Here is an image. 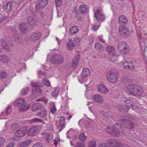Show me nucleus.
Masks as SVG:
<instances>
[{
  "label": "nucleus",
  "instance_id": "7",
  "mask_svg": "<svg viewBox=\"0 0 147 147\" xmlns=\"http://www.w3.org/2000/svg\"><path fill=\"white\" fill-rule=\"evenodd\" d=\"M117 48L118 50L123 54L128 53L129 51L128 45L124 42L119 43L118 45Z\"/></svg>",
  "mask_w": 147,
  "mask_h": 147
},
{
  "label": "nucleus",
  "instance_id": "55",
  "mask_svg": "<svg viewBox=\"0 0 147 147\" xmlns=\"http://www.w3.org/2000/svg\"><path fill=\"white\" fill-rule=\"evenodd\" d=\"M99 147H111L108 146V143H100L99 144Z\"/></svg>",
  "mask_w": 147,
  "mask_h": 147
},
{
  "label": "nucleus",
  "instance_id": "57",
  "mask_svg": "<svg viewBox=\"0 0 147 147\" xmlns=\"http://www.w3.org/2000/svg\"><path fill=\"white\" fill-rule=\"evenodd\" d=\"M128 68L133 69L134 68V66L131 62L129 63Z\"/></svg>",
  "mask_w": 147,
  "mask_h": 147
},
{
  "label": "nucleus",
  "instance_id": "20",
  "mask_svg": "<svg viewBox=\"0 0 147 147\" xmlns=\"http://www.w3.org/2000/svg\"><path fill=\"white\" fill-rule=\"evenodd\" d=\"M127 18L125 15H122L119 18L118 22L119 23L126 24L127 22Z\"/></svg>",
  "mask_w": 147,
  "mask_h": 147
},
{
  "label": "nucleus",
  "instance_id": "33",
  "mask_svg": "<svg viewBox=\"0 0 147 147\" xmlns=\"http://www.w3.org/2000/svg\"><path fill=\"white\" fill-rule=\"evenodd\" d=\"M49 106L50 108L51 112L52 113H54L56 111V109L55 107L54 103L53 102H51L49 104Z\"/></svg>",
  "mask_w": 147,
  "mask_h": 147
},
{
  "label": "nucleus",
  "instance_id": "27",
  "mask_svg": "<svg viewBox=\"0 0 147 147\" xmlns=\"http://www.w3.org/2000/svg\"><path fill=\"white\" fill-rule=\"evenodd\" d=\"M31 123H44V121L40 118H36L34 119H32L29 121Z\"/></svg>",
  "mask_w": 147,
  "mask_h": 147
},
{
  "label": "nucleus",
  "instance_id": "44",
  "mask_svg": "<svg viewBox=\"0 0 147 147\" xmlns=\"http://www.w3.org/2000/svg\"><path fill=\"white\" fill-rule=\"evenodd\" d=\"M43 135H45L46 136V138L47 139H50L52 138H53V135L52 134H47L46 132H44L42 133Z\"/></svg>",
  "mask_w": 147,
  "mask_h": 147
},
{
  "label": "nucleus",
  "instance_id": "39",
  "mask_svg": "<svg viewBox=\"0 0 147 147\" xmlns=\"http://www.w3.org/2000/svg\"><path fill=\"white\" fill-rule=\"evenodd\" d=\"M59 90L60 89L59 88H55L54 90L52 92V96H57L59 92Z\"/></svg>",
  "mask_w": 147,
  "mask_h": 147
},
{
  "label": "nucleus",
  "instance_id": "17",
  "mask_svg": "<svg viewBox=\"0 0 147 147\" xmlns=\"http://www.w3.org/2000/svg\"><path fill=\"white\" fill-rule=\"evenodd\" d=\"M41 36L40 33L39 32L34 33L31 36L30 39L32 40H38Z\"/></svg>",
  "mask_w": 147,
  "mask_h": 147
},
{
  "label": "nucleus",
  "instance_id": "3",
  "mask_svg": "<svg viewBox=\"0 0 147 147\" xmlns=\"http://www.w3.org/2000/svg\"><path fill=\"white\" fill-rule=\"evenodd\" d=\"M14 105L15 106L19 107L20 111L22 112L27 110L30 107L29 105L23 98L17 99L15 101Z\"/></svg>",
  "mask_w": 147,
  "mask_h": 147
},
{
  "label": "nucleus",
  "instance_id": "53",
  "mask_svg": "<svg viewBox=\"0 0 147 147\" xmlns=\"http://www.w3.org/2000/svg\"><path fill=\"white\" fill-rule=\"evenodd\" d=\"M100 25H96V24L93 25L92 29L93 31H96L99 28Z\"/></svg>",
  "mask_w": 147,
  "mask_h": 147
},
{
  "label": "nucleus",
  "instance_id": "12",
  "mask_svg": "<svg viewBox=\"0 0 147 147\" xmlns=\"http://www.w3.org/2000/svg\"><path fill=\"white\" fill-rule=\"evenodd\" d=\"M38 131V127L36 126H34L28 130L27 134L29 136H34L37 133Z\"/></svg>",
  "mask_w": 147,
  "mask_h": 147
},
{
  "label": "nucleus",
  "instance_id": "40",
  "mask_svg": "<svg viewBox=\"0 0 147 147\" xmlns=\"http://www.w3.org/2000/svg\"><path fill=\"white\" fill-rule=\"evenodd\" d=\"M87 138V136H85L84 133L80 134L79 136V139L82 141H84L86 140Z\"/></svg>",
  "mask_w": 147,
  "mask_h": 147
},
{
  "label": "nucleus",
  "instance_id": "9",
  "mask_svg": "<svg viewBox=\"0 0 147 147\" xmlns=\"http://www.w3.org/2000/svg\"><path fill=\"white\" fill-rule=\"evenodd\" d=\"M108 143L109 145H111V146H115L117 147H129L127 146L124 145L123 146L122 144L121 143L119 142L117 140H109Z\"/></svg>",
  "mask_w": 147,
  "mask_h": 147
},
{
  "label": "nucleus",
  "instance_id": "22",
  "mask_svg": "<svg viewBox=\"0 0 147 147\" xmlns=\"http://www.w3.org/2000/svg\"><path fill=\"white\" fill-rule=\"evenodd\" d=\"M79 10L80 13L82 14H84L87 11V6L85 4H81L80 6Z\"/></svg>",
  "mask_w": 147,
  "mask_h": 147
},
{
  "label": "nucleus",
  "instance_id": "26",
  "mask_svg": "<svg viewBox=\"0 0 147 147\" xmlns=\"http://www.w3.org/2000/svg\"><path fill=\"white\" fill-rule=\"evenodd\" d=\"M36 115L40 118H43L47 116V112L45 110L40 111L36 113Z\"/></svg>",
  "mask_w": 147,
  "mask_h": 147
},
{
  "label": "nucleus",
  "instance_id": "51",
  "mask_svg": "<svg viewBox=\"0 0 147 147\" xmlns=\"http://www.w3.org/2000/svg\"><path fill=\"white\" fill-rule=\"evenodd\" d=\"M43 144L39 142L36 143L34 144L32 146V147H42Z\"/></svg>",
  "mask_w": 147,
  "mask_h": 147
},
{
  "label": "nucleus",
  "instance_id": "47",
  "mask_svg": "<svg viewBox=\"0 0 147 147\" xmlns=\"http://www.w3.org/2000/svg\"><path fill=\"white\" fill-rule=\"evenodd\" d=\"M60 141V138L58 135H57L56 137H55V139L54 140V144H55V147H57V144Z\"/></svg>",
  "mask_w": 147,
  "mask_h": 147
},
{
  "label": "nucleus",
  "instance_id": "64",
  "mask_svg": "<svg viewBox=\"0 0 147 147\" xmlns=\"http://www.w3.org/2000/svg\"><path fill=\"white\" fill-rule=\"evenodd\" d=\"M71 64L69 63H66V66H65V68H69L70 67H71Z\"/></svg>",
  "mask_w": 147,
  "mask_h": 147
},
{
  "label": "nucleus",
  "instance_id": "4",
  "mask_svg": "<svg viewBox=\"0 0 147 147\" xmlns=\"http://www.w3.org/2000/svg\"><path fill=\"white\" fill-rule=\"evenodd\" d=\"M31 85L33 87L32 89V93L35 96H33V98L35 97L38 96L42 94L41 90L39 87H42V84L38 82L33 81L31 82Z\"/></svg>",
  "mask_w": 147,
  "mask_h": 147
},
{
  "label": "nucleus",
  "instance_id": "38",
  "mask_svg": "<svg viewBox=\"0 0 147 147\" xmlns=\"http://www.w3.org/2000/svg\"><path fill=\"white\" fill-rule=\"evenodd\" d=\"M54 1L56 7H59L61 6L63 3L62 0H54Z\"/></svg>",
  "mask_w": 147,
  "mask_h": 147
},
{
  "label": "nucleus",
  "instance_id": "61",
  "mask_svg": "<svg viewBox=\"0 0 147 147\" xmlns=\"http://www.w3.org/2000/svg\"><path fill=\"white\" fill-rule=\"evenodd\" d=\"M85 127L87 129H88L91 127V124L87 122L85 123Z\"/></svg>",
  "mask_w": 147,
  "mask_h": 147
},
{
  "label": "nucleus",
  "instance_id": "62",
  "mask_svg": "<svg viewBox=\"0 0 147 147\" xmlns=\"http://www.w3.org/2000/svg\"><path fill=\"white\" fill-rule=\"evenodd\" d=\"M5 113L3 112H2L0 114V117H2L0 118V119H6L7 118L4 116Z\"/></svg>",
  "mask_w": 147,
  "mask_h": 147
},
{
  "label": "nucleus",
  "instance_id": "32",
  "mask_svg": "<svg viewBox=\"0 0 147 147\" xmlns=\"http://www.w3.org/2000/svg\"><path fill=\"white\" fill-rule=\"evenodd\" d=\"M1 45L3 47L4 49L6 51H9L10 49V47L13 46V45L11 44L10 45V47H9L7 45L6 42L5 41H3L1 42Z\"/></svg>",
  "mask_w": 147,
  "mask_h": 147
},
{
  "label": "nucleus",
  "instance_id": "41",
  "mask_svg": "<svg viewBox=\"0 0 147 147\" xmlns=\"http://www.w3.org/2000/svg\"><path fill=\"white\" fill-rule=\"evenodd\" d=\"M95 47L97 50L101 51L103 50V47L102 45L99 43H96L95 44Z\"/></svg>",
  "mask_w": 147,
  "mask_h": 147
},
{
  "label": "nucleus",
  "instance_id": "1",
  "mask_svg": "<svg viewBox=\"0 0 147 147\" xmlns=\"http://www.w3.org/2000/svg\"><path fill=\"white\" fill-rule=\"evenodd\" d=\"M134 125L129 120H125L124 118L123 120L120 121L118 123L115 124L113 129L110 128L109 127H106L105 128L106 131L113 135L115 137H118L120 135L123 136V134L120 132L121 130L120 128L121 126H125L127 129H131L134 127Z\"/></svg>",
  "mask_w": 147,
  "mask_h": 147
},
{
  "label": "nucleus",
  "instance_id": "2",
  "mask_svg": "<svg viewBox=\"0 0 147 147\" xmlns=\"http://www.w3.org/2000/svg\"><path fill=\"white\" fill-rule=\"evenodd\" d=\"M127 92L129 94L135 96H139L143 92L142 88L138 85L131 84L127 86Z\"/></svg>",
  "mask_w": 147,
  "mask_h": 147
},
{
  "label": "nucleus",
  "instance_id": "21",
  "mask_svg": "<svg viewBox=\"0 0 147 147\" xmlns=\"http://www.w3.org/2000/svg\"><path fill=\"white\" fill-rule=\"evenodd\" d=\"M43 107V106L39 103H36L34 104L32 107V111H35L37 110H39Z\"/></svg>",
  "mask_w": 147,
  "mask_h": 147
},
{
  "label": "nucleus",
  "instance_id": "63",
  "mask_svg": "<svg viewBox=\"0 0 147 147\" xmlns=\"http://www.w3.org/2000/svg\"><path fill=\"white\" fill-rule=\"evenodd\" d=\"M14 144L13 143L11 142L9 143L7 145L6 147H14Z\"/></svg>",
  "mask_w": 147,
  "mask_h": 147
},
{
  "label": "nucleus",
  "instance_id": "54",
  "mask_svg": "<svg viewBox=\"0 0 147 147\" xmlns=\"http://www.w3.org/2000/svg\"><path fill=\"white\" fill-rule=\"evenodd\" d=\"M76 147H85L84 144L82 143L78 142L76 144Z\"/></svg>",
  "mask_w": 147,
  "mask_h": 147
},
{
  "label": "nucleus",
  "instance_id": "49",
  "mask_svg": "<svg viewBox=\"0 0 147 147\" xmlns=\"http://www.w3.org/2000/svg\"><path fill=\"white\" fill-rule=\"evenodd\" d=\"M38 74L39 75V76H40L39 77H41L40 76H43V77H42V78H43L44 79V77H46V74H45V71L43 72V71H42L40 70L38 71Z\"/></svg>",
  "mask_w": 147,
  "mask_h": 147
},
{
  "label": "nucleus",
  "instance_id": "30",
  "mask_svg": "<svg viewBox=\"0 0 147 147\" xmlns=\"http://www.w3.org/2000/svg\"><path fill=\"white\" fill-rule=\"evenodd\" d=\"M106 50L108 52L109 54H113L115 53V49L112 46H108L106 48Z\"/></svg>",
  "mask_w": 147,
  "mask_h": 147
},
{
  "label": "nucleus",
  "instance_id": "13",
  "mask_svg": "<svg viewBox=\"0 0 147 147\" xmlns=\"http://www.w3.org/2000/svg\"><path fill=\"white\" fill-rule=\"evenodd\" d=\"M125 102L127 105L123 107V108H123V110L125 111L126 112H128L131 107H133V108L135 107V104L131 101L129 100H127Z\"/></svg>",
  "mask_w": 147,
  "mask_h": 147
},
{
  "label": "nucleus",
  "instance_id": "8",
  "mask_svg": "<svg viewBox=\"0 0 147 147\" xmlns=\"http://www.w3.org/2000/svg\"><path fill=\"white\" fill-rule=\"evenodd\" d=\"M51 62L57 64H61L64 61V59L61 55H55L51 57Z\"/></svg>",
  "mask_w": 147,
  "mask_h": 147
},
{
  "label": "nucleus",
  "instance_id": "48",
  "mask_svg": "<svg viewBox=\"0 0 147 147\" xmlns=\"http://www.w3.org/2000/svg\"><path fill=\"white\" fill-rule=\"evenodd\" d=\"M11 111V106H8L6 109V114L8 115L10 114Z\"/></svg>",
  "mask_w": 147,
  "mask_h": 147
},
{
  "label": "nucleus",
  "instance_id": "31",
  "mask_svg": "<svg viewBox=\"0 0 147 147\" xmlns=\"http://www.w3.org/2000/svg\"><path fill=\"white\" fill-rule=\"evenodd\" d=\"M48 1L47 0H40L37 6H38L40 8H43L47 3Z\"/></svg>",
  "mask_w": 147,
  "mask_h": 147
},
{
  "label": "nucleus",
  "instance_id": "16",
  "mask_svg": "<svg viewBox=\"0 0 147 147\" xmlns=\"http://www.w3.org/2000/svg\"><path fill=\"white\" fill-rule=\"evenodd\" d=\"M93 99L96 102L101 103L104 102L103 97L99 94H96L94 95Z\"/></svg>",
  "mask_w": 147,
  "mask_h": 147
},
{
  "label": "nucleus",
  "instance_id": "25",
  "mask_svg": "<svg viewBox=\"0 0 147 147\" xmlns=\"http://www.w3.org/2000/svg\"><path fill=\"white\" fill-rule=\"evenodd\" d=\"M20 28L22 32L24 33H26L28 32L27 28L25 23L21 24L20 26Z\"/></svg>",
  "mask_w": 147,
  "mask_h": 147
},
{
  "label": "nucleus",
  "instance_id": "60",
  "mask_svg": "<svg viewBox=\"0 0 147 147\" xmlns=\"http://www.w3.org/2000/svg\"><path fill=\"white\" fill-rule=\"evenodd\" d=\"M98 38L99 39V41L100 42H102L103 43H104L105 42L104 40L103 39V36L102 35H101L98 36Z\"/></svg>",
  "mask_w": 147,
  "mask_h": 147
},
{
  "label": "nucleus",
  "instance_id": "36",
  "mask_svg": "<svg viewBox=\"0 0 147 147\" xmlns=\"http://www.w3.org/2000/svg\"><path fill=\"white\" fill-rule=\"evenodd\" d=\"M14 38L15 40L18 43H20V39L18 33L16 32L14 35Z\"/></svg>",
  "mask_w": 147,
  "mask_h": 147
},
{
  "label": "nucleus",
  "instance_id": "52",
  "mask_svg": "<svg viewBox=\"0 0 147 147\" xmlns=\"http://www.w3.org/2000/svg\"><path fill=\"white\" fill-rule=\"evenodd\" d=\"M81 38L78 37H76L74 39V41L75 42L77 43H79L80 42Z\"/></svg>",
  "mask_w": 147,
  "mask_h": 147
},
{
  "label": "nucleus",
  "instance_id": "56",
  "mask_svg": "<svg viewBox=\"0 0 147 147\" xmlns=\"http://www.w3.org/2000/svg\"><path fill=\"white\" fill-rule=\"evenodd\" d=\"M19 146L21 147H24L26 146L25 142H20L18 143Z\"/></svg>",
  "mask_w": 147,
  "mask_h": 147
},
{
  "label": "nucleus",
  "instance_id": "46",
  "mask_svg": "<svg viewBox=\"0 0 147 147\" xmlns=\"http://www.w3.org/2000/svg\"><path fill=\"white\" fill-rule=\"evenodd\" d=\"M6 77V72L3 71H0V78L1 79L5 78Z\"/></svg>",
  "mask_w": 147,
  "mask_h": 147
},
{
  "label": "nucleus",
  "instance_id": "18",
  "mask_svg": "<svg viewBox=\"0 0 147 147\" xmlns=\"http://www.w3.org/2000/svg\"><path fill=\"white\" fill-rule=\"evenodd\" d=\"M80 58V56L79 55H77L74 57L72 63L71 64V65L73 67H75L77 66Z\"/></svg>",
  "mask_w": 147,
  "mask_h": 147
},
{
  "label": "nucleus",
  "instance_id": "58",
  "mask_svg": "<svg viewBox=\"0 0 147 147\" xmlns=\"http://www.w3.org/2000/svg\"><path fill=\"white\" fill-rule=\"evenodd\" d=\"M26 146L31 144L32 142V140L29 139L25 141Z\"/></svg>",
  "mask_w": 147,
  "mask_h": 147
},
{
  "label": "nucleus",
  "instance_id": "23",
  "mask_svg": "<svg viewBox=\"0 0 147 147\" xmlns=\"http://www.w3.org/2000/svg\"><path fill=\"white\" fill-rule=\"evenodd\" d=\"M79 30V28L76 26H74L70 29L69 33L71 35L76 34Z\"/></svg>",
  "mask_w": 147,
  "mask_h": 147
},
{
  "label": "nucleus",
  "instance_id": "5",
  "mask_svg": "<svg viewBox=\"0 0 147 147\" xmlns=\"http://www.w3.org/2000/svg\"><path fill=\"white\" fill-rule=\"evenodd\" d=\"M109 81L113 84L116 83L118 76L117 73L115 70H110L107 75Z\"/></svg>",
  "mask_w": 147,
  "mask_h": 147
},
{
  "label": "nucleus",
  "instance_id": "10",
  "mask_svg": "<svg viewBox=\"0 0 147 147\" xmlns=\"http://www.w3.org/2000/svg\"><path fill=\"white\" fill-rule=\"evenodd\" d=\"M26 133V129L24 128H22L18 129L15 133L16 137L20 138L25 136Z\"/></svg>",
  "mask_w": 147,
  "mask_h": 147
},
{
  "label": "nucleus",
  "instance_id": "37",
  "mask_svg": "<svg viewBox=\"0 0 147 147\" xmlns=\"http://www.w3.org/2000/svg\"><path fill=\"white\" fill-rule=\"evenodd\" d=\"M29 91V88L28 87H25L23 88L21 91V94L23 95H25L27 94Z\"/></svg>",
  "mask_w": 147,
  "mask_h": 147
},
{
  "label": "nucleus",
  "instance_id": "15",
  "mask_svg": "<svg viewBox=\"0 0 147 147\" xmlns=\"http://www.w3.org/2000/svg\"><path fill=\"white\" fill-rule=\"evenodd\" d=\"M65 122L64 117L63 116L61 117L59 119V124L58 125V128L60 131L65 128Z\"/></svg>",
  "mask_w": 147,
  "mask_h": 147
},
{
  "label": "nucleus",
  "instance_id": "50",
  "mask_svg": "<svg viewBox=\"0 0 147 147\" xmlns=\"http://www.w3.org/2000/svg\"><path fill=\"white\" fill-rule=\"evenodd\" d=\"M5 140L3 137H0V147H1L5 143Z\"/></svg>",
  "mask_w": 147,
  "mask_h": 147
},
{
  "label": "nucleus",
  "instance_id": "6",
  "mask_svg": "<svg viewBox=\"0 0 147 147\" xmlns=\"http://www.w3.org/2000/svg\"><path fill=\"white\" fill-rule=\"evenodd\" d=\"M102 9L101 8H98L96 11H94V17L96 20L99 22H102L104 20L105 17L102 12Z\"/></svg>",
  "mask_w": 147,
  "mask_h": 147
},
{
  "label": "nucleus",
  "instance_id": "43",
  "mask_svg": "<svg viewBox=\"0 0 147 147\" xmlns=\"http://www.w3.org/2000/svg\"><path fill=\"white\" fill-rule=\"evenodd\" d=\"M42 81L45 85L47 87L50 86V82L47 79H44Z\"/></svg>",
  "mask_w": 147,
  "mask_h": 147
},
{
  "label": "nucleus",
  "instance_id": "34",
  "mask_svg": "<svg viewBox=\"0 0 147 147\" xmlns=\"http://www.w3.org/2000/svg\"><path fill=\"white\" fill-rule=\"evenodd\" d=\"M1 61L5 63H8L10 62L11 59L9 57L4 55Z\"/></svg>",
  "mask_w": 147,
  "mask_h": 147
},
{
  "label": "nucleus",
  "instance_id": "42",
  "mask_svg": "<svg viewBox=\"0 0 147 147\" xmlns=\"http://www.w3.org/2000/svg\"><path fill=\"white\" fill-rule=\"evenodd\" d=\"M96 146V142L95 141H91L88 143L89 147H95Z\"/></svg>",
  "mask_w": 147,
  "mask_h": 147
},
{
  "label": "nucleus",
  "instance_id": "59",
  "mask_svg": "<svg viewBox=\"0 0 147 147\" xmlns=\"http://www.w3.org/2000/svg\"><path fill=\"white\" fill-rule=\"evenodd\" d=\"M129 63L127 61H125L123 63V65L124 67L126 69L128 68V67Z\"/></svg>",
  "mask_w": 147,
  "mask_h": 147
},
{
  "label": "nucleus",
  "instance_id": "24",
  "mask_svg": "<svg viewBox=\"0 0 147 147\" xmlns=\"http://www.w3.org/2000/svg\"><path fill=\"white\" fill-rule=\"evenodd\" d=\"M90 72L89 69L87 68H84L82 70L81 76L83 77H87L90 75Z\"/></svg>",
  "mask_w": 147,
  "mask_h": 147
},
{
  "label": "nucleus",
  "instance_id": "29",
  "mask_svg": "<svg viewBox=\"0 0 147 147\" xmlns=\"http://www.w3.org/2000/svg\"><path fill=\"white\" fill-rule=\"evenodd\" d=\"M108 58L110 61L113 62L117 61V57L115 55V53L109 55Z\"/></svg>",
  "mask_w": 147,
  "mask_h": 147
},
{
  "label": "nucleus",
  "instance_id": "11",
  "mask_svg": "<svg viewBox=\"0 0 147 147\" xmlns=\"http://www.w3.org/2000/svg\"><path fill=\"white\" fill-rule=\"evenodd\" d=\"M97 88L100 92L105 94L107 93L109 91L108 89L102 84H98Z\"/></svg>",
  "mask_w": 147,
  "mask_h": 147
},
{
  "label": "nucleus",
  "instance_id": "45",
  "mask_svg": "<svg viewBox=\"0 0 147 147\" xmlns=\"http://www.w3.org/2000/svg\"><path fill=\"white\" fill-rule=\"evenodd\" d=\"M4 11L6 12H8L11 9V5L10 4L8 3L3 8Z\"/></svg>",
  "mask_w": 147,
  "mask_h": 147
},
{
  "label": "nucleus",
  "instance_id": "19",
  "mask_svg": "<svg viewBox=\"0 0 147 147\" xmlns=\"http://www.w3.org/2000/svg\"><path fill=\"white\" fill-rule=\"evenodd\" d=\"M28 23L31 25L33 26L36 24V21L35 18L33 16H28Z\"/></svg>",
  "mask_w": 147,
  "mask_h": 147
},
{
  "label": "nucleus",
  "instance_id": "28",
  "mask_svg": "<svg viewBox=\"0 0 147 147\" xmlns=\"http://www.w3.org/2000/svg\"><path fill=\"white\" fill-rule=\"evenodd\" d=\"M74 47V44L73 41L71 39H69L67 44V47L69 50H71L73 49Z\"/></svg>",
  "mask_w": 147,
  "mask_h": 147
},
{
  "label": "nucleus",
  "instance_id": "35",
  "mask_svg": "<svg viewBox=\"0 0 147 147\" xmlns=\"http://www.w3.org/2000/svg\"><path fill=\"white\" fill-rule=\"evenodd\" d=\"M23 64L20 63H16L14 67L15 69H17V71H20L21 69L23 67Z\"/></svg>",
  "mask_w": 147,
  "mask_h": 147
},
{
  "label": "nucleus",
  "instance_id": "14",
  "mask_svg": "<svg viewBox=\"0 0 147 147\" xmlns=\"http://www.w3.org/2000/svg\"><path fill=\"white\" fill-rule=\"evenodd\" d=\"M119 31L122 35H126L128 33V30L126 26L121 25L119 26Z\"/></svg>",
  "mask_w": 147,
  "mask_h": 147
}]
</instances>
